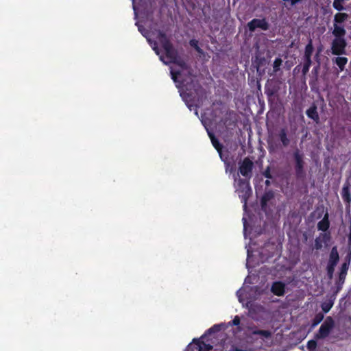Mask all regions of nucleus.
Here are the masks:
<instances>
[{"mask_svg": "<svg viewBox=\"0 0 351 351\" xmlns=\"http://www.w3.org/2000/svg\"><path fill=\"white\" fill-rule=\"evenodd\" d=\"M134 1L135 0H132V1H133V9H134V13L136 14V5H135Z\"/></svg>", "mask_w": 351, "mask_h": 351, "instance_id": "31", "label": "nucleus"}, {"mask_svg": "<svg viewBox=\"0 0 351 351\" xmlns=\"http://www.w3.org/2000/svg\"><path fill=\"white\" fill-rule=\"evenodd\" d=\"M162 51H159L160 60L165 64H171L170 67L171 75L173 80L179 89L180 96L185 101L187 106L191 110L192 105L189 102L192 100L193 87V79L185 63L180 58H178L168 40L160 45Z\"/></svg>", "mask_w": 351, "mask_h": 351, "instance_id": "1", "label": "nucleus"}, {"mask_svg": "<svg viewBox=\"0 0 351 351\" xmlns=\"http://www.w3.org/2000/svg\"><path fill=\"white\" fill-rule=\"evenodd\" d=\"M311 62H308L306 61V64L304 66L303 71L304 73H306L308 71L309 66H310Z\"/></svg>", "mask_w": 351, "mask_h": 351, "instance_id": "30", "label": "nucleus"}, {"mask_svg": "<svg viewBox=\"0 0 351 351\" xmlns=\"http://www.w3.org/2000/svg\"><path fill=\"white\" fill-rule=\"evenodd\" d=\"M210 347L201 341L200 340L194 339L185 350V351H209Z\"/></svg>", "mask_w": 351, "mask_h": 351, "instance_id": "6", "label": "nucleus"}, {"mask_svg": "<svg viewBox=\"0 0 351 351\" xmlns=\"http://www.w3.org/2000/svg\"><path fill=\"white\" fill-rule=\"evenodd\" d=\"M318 229L326 231L329 227L328 215L326 213L323 219L318 223Z\"/></svg>", "mask_w": 351, "mask_h": 351, "instance_id": "13", "label": "nucleus"}, {"mask_svg": "<svg viewBox=\"0 0 351 351\" xmlns=\"http://www.w3.org/2000/svg\"><path fill=\"white\" fill-rule=\"evenodd\" d=\"M339 260V254L337 250L335 247L332 249L330 256V264L331 267H333L337 263Z\"/></svg>", "mask_w": 351, "mask_h": 351, "instance_id": "14", "label": "nucleus"}, {"mask_svg": "<svg viewBox=\"0 0 351 351\" xmlns=\"http://www.w3.org/2000/svg\"><path fill=\"white\" fill-rule=\"evenodd\" d=\"M332 34L335 36V38H343L346 34V30L343 27L335 23Z\"/></svg>", "mask_w": 351, "mask_h": 351, "instance_id": "12", "label": "nucleus"}, {"mask_svg": "<svg viewBox=\"0 0 351 351\" xmlns=\"http://www.w3.org/2000/svg\"><path fill=\"white\" fill-rule=\"evenodd\" d=\"M265 198H266V196L263 197V206L265 204Z\"/></svg>", "mask_w": 351, "mask_h": 351, "instance_id": "34", "label": "nucleus"}, {"mask_svg": "<svg viewBox=\"0 0 351 351\" xmlns=\"http://www.w3.org/2000/svg\"><path fill=\"white\" fill-rule=\"evenodd\" d=\"M343 3H344V0H334L333 7L339 11L343 10Z\"/></svg>", "mask_w": 351, "mask_h": 351, "instance_id": "21", "label": "nucleus"}, {"mask_svg": "<svg viewBox=\"0 0 351 351\" xmlns=\"http://www.w3.org/2000/svg\"><path fill=\"white\" fill-rule=\"evenodd\" d=\"M348 18V14L346 13H337L335 15V23H340L343 22Z\"/></svg>", "mask_w": 351, "mask_h": 351, "instance_id": "18", "label": "nucleus"}, {"mask_svg": "<svg viewBox=\"0 0 351 351\" xmlns=\"http://www.w3.org/2000/svg\"><path fill=\"white\" fill-rule=\"evenodd\" d=\"M250 30H254L256 28H261V29H267V23L263 19H254L248 24Z\"/></svg>", "mask_w": 351, "mask_h": 351, "instance_id": "8", "label": "nucleus"}, {"mask_svg": "<svg viewBox=\"0 0 351 351\" xmlns=\"http://www.w3.org/2000/svg\"><path fill=\"white\" fill-rule=\"evenodd\" d=\"M245 287L244 286L243 288H241L240 290L237 291V296L239 298V300L240 302H241L243 305L245 304L246 307L250 309V311H252V305L250 304V301H248L249 298L244 297V295L245 293Z\"/></svg>", "mask_w": 351, "mask_h": 351, "instance_id": "9", "label": "nucleus"}, {"mask_svg": "<svg viewBox=\"0 0 351 351\" xmlns=\"http://www.w3.org/2000/svg\"><path fill=\"white\" fill-rule=\"evenodd\" d=\"M231 324H232L231 322H229L228 324H220L215 325L208 330V333L210 334V333L215 332L217 331H219L221 330H225L228 327V326L231 325Z\"/></svg>", "mask_w": 351, "mask_h": 351, "instance_id": "15", "label": "nucleus"}, {"mask_svg": "<svg viewBox=\"0 0 351 351\" xmlns=\"http://www.w3.org/2000/svg\"><path fill=\"white\" fill-rule=\"evenodd\" d=\"M240 323V318L239 316H235L233 321L232 324L234 325H239Z\"/></svg>", "mask_w": 351, "mask_h": 351, "instance_id": "28", "label": "nucleus"}, {"mask_svg": "<svg viewBox=\"0 0 351 351\" xmlns=\"http://www.w3.org/2000/svg\"><path fill=\"white\" fill-rule=\"evenodd\" d=\"M346 41L343 38H335L332 42V51L335 55L344 53Z\"/></svg>", "mask_w": 351, "mask_h": 351, "instance_id": "5", "label": "nucleus"}, {"mask_svg": "<svg viewBox=\"0 0 351 351\" xmlns=\"http://www.w3.org/2000/svg\"><path fill=\"white\" fill-rule=\"evenodd\" d=\"M295 159L297 160V163H298V167L301 168L302 167L301 159H300V158L298 154L295 155Z\"/></svg>", "mask_w": 351, "mask_h": 351, "instance_id": "29", "label": "nucleus"}, {"mask_svg": "<svg viewBox=\"0 0 351 351\" xmlns=\"http://www.w3.org/2000/svg\"><path fill=\"white\" fill-rule=\"evenodd\" d=\"M282 64V60L279 58L276 59L274 62V69L275 71H278Z\"/></svg>", "mask_w": 351, "mask_h": 351, "instance_id": "26", "label": "nucleus"}, {"mask_svg": "<svg viewBox=\"0 0 351 351\" xmlns=\"http://www.w3.org/2000/svg\"><path fill=\"white\" fill-rule=\"evenodd\" d=\"M190 44L191 46L194 47L199 52H200V50L197 46V42L195 40H192L190 42Z\"/></svg>", "mask_w": 351, "mask_h": 351, "instance_id": "27", "label": "nucleus"}, {"mask_svg": "<svg viewBox=\"0 0 351 351\" xmlns=\"http://www.w3.org/2000/svg\"><path fill=\"white\" fill-rule=\"evenodd\" d=\"M247 282V278L245 280V285Z\"/></svg>", "mask_w": 351, "mask_h": 351, "instance_id": "35", "label": "nucleus"}, {"mask_svg": "<svg viewBox=\"0 0 351 351\" xmlns=\"http://www.w3.org/2000/svg\"><path fill=\"white\" fill-rule=\"evenodd\" d=\"M253 333L261 335L264 337H269L271 335V332L268 330H254Z\"/></svg>", "mask_w": 351, "mask_h": 351, "instance_id": "22", "label": "nucleus"}, {"mask_svg": "<svg viewBox=\"0 0 351 351\" xmlns=\"http://www.w3.org/2000/svg\"><path fill=\"white\" fill-rule=\"evenodd\" d=\"M253 162L248 158H245L239 166V171L243 176H249L252 169Z\"/></svg>", "mask_w": 351, "mask_h": 351, "instance_id": "7", "label": "nucleus"}, {"mask_svg": "<svg viewBox=\"0 0 351 351\" xmlns=\"http://www.w3.org/2000/svg\"><path fill=\"white\" fill-rule=\"evenodd\" d=\"M347 62L348 59L345 57H338L335 59V62L339 66L341 71L343 69L344 66L346 64Z\"/></svg>", "mask_w": 351, "mask_h": 351, "instance_id": "19", "label": "nucleus"}, {"mask_svg": "<svg viewBox=\"0 0 351 351\" xmlns=\"http://www.w3.org/2000/svg\"><path fill=\"white\" fill-rule=\"evenodd\" d=\"M208 136H209V137L210 138V141L212 142L213 145L214 146V147L219 152V154L220 155V157L222 158L221 157V147L220 146V144L219 143L217 140L215 138V136L210 132H208Z\"/></svg>", "mask_w": 351, "mask_h": 351, "instance_id": "16", "label": "nucleus"}, {"mask_svg": "<svg viewBox=\"0 0 351 351\" xmlns=\"http://www.w3.org/2000/svg\"><path fill=\"white\" fill-rule=\"evenodd\" d=\"M333 326H334L333 320L331 318L328 317L324 321V322L321 325L319 331L315 335V338L316 339H324V338L326 337L329 335V333H330L331 329L333 328Z\"/></svg>", "mask_w": 351, "mask_h": 351, "instance_id": "4", "label": "nucleus"}, {"mask_svg": "<svg viewBox=\"0 0 351 351\" xmlns=\"http://www.w3.org/2000/svg\"><path fill=\"white\" fill-rule=\"evenodd\" d=\"M306 114H307L308 117H310L311 119H313L315 121H317L319 119V117H318V114H317V112L315 107L310 108L307 110Z\"/></svg>", "mask_w": 351, "mask_h": 351, "instance_id": "17", "label": "nucleus"}, {"mask_svg": "<svg viewBox=\"0 0 351 351\" xmlns=\"http://www.w3.org/2000/svg\"><path fill=\"white\" fill-rule=\"evenodd\" d=\"M254 252L252 247L249 245L247 247V267L252 266V263L256 261V254Z\"/></svg>", "mask_w": 351, "mask_h": 351, "instance_id": "11", "label": "nucleus"}, {"mask_svg": "<svg viewBox=\"0 0 351 351\" xmlns=\"http://www.w3.org/2000/svg\"><path fill=\"white\" fill-rule=\"evenodd\" d=\"M226 171H227V172H228V171H230V173H232V168H231V169H229V167H226Z\"/></svg>", "mask_w": 351, "mask_h": 351, "instance_id": "32", "label": "nucleus"}, {"mask_svg": "<svg viewBox=\"0 0 351 351\" xmlns=\"http://www.w3.org/2000/svg\"><path fill=\"white\" fill-rule=\"evenodd\" d=\"M330 306H329L328 307V308H326L325 307H323V309H324V311H328L330 309Z\"/></svg>", "mask_w": 351, "mask_h": 351, "instance_id": "33", "label": "nucleus"}, {"mask_svg": "<svg viewBox=\"0 0 351 351\" xmlns=\"http://www.w3.org/2000/svg\"><path fill=\"white\" fill-rule=\"evenodd\" d=\"M202 123L204 125H205V123H204V121L203 120L202 121Z\"/></svg>", "mask_w": 351, "mask_h": 351, "instance_id": "36", "label": "nucleus"}, {"mask_svg": "<svg viewBox=\"0 0 351 351\" xmlns=\"http://www.w3.org/2000/svg\"><path fill=\"white\" fill-rule=\"evenodd\" d=\"M317 347L316 341L314 340L309 341L307 343V348L312 351L314 350Z\"/></svg>", "mask_w": 351, "mask_h": 351, "instance_id": "23", "label": "nucleus"}, {"mask_svg": "<svg viewBox=\"0 0 351 351\" xmlns=\"http://www.w3.org/2000/svg\"><path fill=\"white\" fill-rule=\"evenodd\" d=\"M234 186L236 191L241 198V201L245 202L244 209L246 208V200L251 193V188L247 182L242 181L241 179L234 178Z\"/></svg>", "mask_w": 351, "mask_h": 351, "instance_id": "3", "label": "nucleus"}, {"mask_svg": "<svg viewBox=\"0 0 351 351\" xmlns=\"http://www.w3.org/2000/svg\"><path fill=\"white\" fill-rule=\"evenodd\" d=\"M313 53V46L312 44L310 43L308 45H306L305 49V57L306 58V61L308 62H311V56Z\"/></svg>", "mask_w": 351, "mask_h": 351, "instance_id": "20", "label": "nucleus"}, {"mask_svg": "<svg viewBox=\"0 0 351 351\" xmlns=\"http://www.w3.org/2000/svg\"><path fill=\"white\" fill-rule=\"evenodd\" d=\"M138 26V30L141 34L147 38V41L152 45V49L155 51L156 54H159V46L167 40V37L160 32H152L147 33L143 27L136 23Z\"/></svg>", "mask_w": 351, "mask_h": 351, "instance_id": "2", "label": "nucleus"}, {"mask_svg": "<svg viewBox=\"0 0 351 351\" xmlns=\"http://www.w3.org/2000/svg\"><path fill=\"white\" fill-rule=\"evenodd\" d=\"M280 139L284 145H287L289 143V140L286 136L285 132H282L280 134Z\"/></svg>", "mask_w": 351, "mask_h": 351, "instance_id": "25", "label": "nucleus"}, {"mask_svg": "<svg viewBox=\"0 0 351 351\" xmlns=\"http://www.w3.org/2000/svg\"><path fill=\"white\" fill-rule=\"evenodd\" d=\"M243 222L244 236L246 238L248 224L247 222V217H246L245 214L244 215V216L243 217Z\"/></svg>", "mask_w": 351, "mask_h": 351, "instance_id": "24", "label": "nucleus"}, {"mask_svg": "<svg viewBox=\"0 0 351 351\" xmlns=\"http://www.w3.org/2000/svg\"><path fill=\"white\" fill-rule=\"evenodd\" d=\"M271 291L277 295H282L285 292V285L279 282H274L272 285Z\"/></svg>", "mask_w": 351, "mask_h": 351, "instance_id": "10", "label": "nucleus"}]
</instances>
